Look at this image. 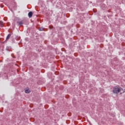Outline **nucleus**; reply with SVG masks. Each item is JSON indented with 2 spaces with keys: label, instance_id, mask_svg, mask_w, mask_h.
<instances>
[{
  "label": "nucleus",
  "instance_id": "f257e3e1",
  "mask_svg": "<svg viewBox=\"0 0 125 125\" xmlns=\"http://www.w3.org/2000/svg\"><path fill=\"white\" fill-rule=\"evenodd\" d=\"M123 90V88L118 86H116L113 87V92L115 94H118V93H119V92H122Z\"/></svg>",
  "mask_w": 125,
  "mask_h": 125
},
{
  "label": "nucleus",
  "instance_id": "f03ea898",
  "mask_svg": "<svg viewBox=\"0 0 125 125\" xmlns=\"http://www.w3.org/2000/svg\"><path fill=\"white\" fill-rule=\"evenodd\" d=\"M17 24H18L19 26H22L23 24V21H17Z\"/></svg>",
  "mask_w": 125,
  "mask_h": 125
},
{
  "label": "nucleus",
  "instance_id": "7ed1b4c3",
  "mask_svg": "<svg viewBox=\"0 0 125 125\" xmlns=\"http://www.w3.org/2000/svg\"><path fill=\"white\" fill-rule=\"evenodd\" d=\"M32 16H33V12H29L28 13V17L29 18H31Z\"/></svg>",
  "mask_w": 125,
  "mask_h": 125
},
{
  "label": "nucleus",
  "instance_id": "20e7f679",
  "mask_svg": "<svg viewBox=\"0 0 125 125\" xmlns=\"http://www.w3.org/2000/svg\"><path fill=\"white\" fill-rule=\"evenodd\" d=\"M10 37H11V34H9L6 37V41H8V40H9V39L10 38Z\"/></svg>",
  "mask_w": 125,
  "mask_h": 125
},
{
  "label": "nucleus",
  "instance_id": "39448f33",
  "mask_svg": "<svg viewBox=\"0 0 125 125\" xmlns=\"http://www.w3.org/2000/svg\"><path fill=\"white\" fill-rule=\"evenodd\" d=\"M3 27V22L0 21V29Z\"/></svg>",
  "mask_w": 125,
  "mask_h": 125
},
{
  "label": "nucleus",
  "instance_id": "423d86ee",
  "mask_svg": "<svg viewBox=\"0 0 125 125\" xmlns=\"http://www.w3.org/2000/svg\"><path fill=\"white\" fill-rule=\"evenodd\" d=\"M25 93H30V90L29 89H26V90H25Z\"/></svg>",
  "mask_w": 125,
  "mask_h": 125
},
{
  "label": "nucleus",
  "instance_id": "0eeeda50",
  "mask_svg": "<svg viewBox=\"0 0 125 125\" xmlns=\"http://www.w3.org/2000/svg\"><path fill=\"white\" fill-rule=\"evenodd\" d=\"M39 31H43V28H40L39 29Z\"/></svg>",
  "mask_w": 125,
  "mask_h": 125
}]
</instances>
